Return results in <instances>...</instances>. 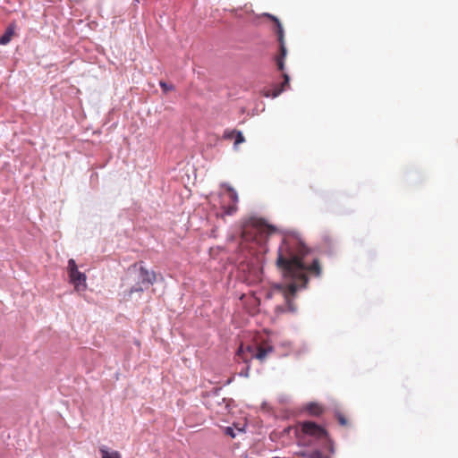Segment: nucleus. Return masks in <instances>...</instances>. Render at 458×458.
Listing matches in <instances>:
<instances>
[{"mask_svg": "<svg viewBox=\"0 0 458 458\" xmlns=\"http://www.w3.org/2000/svg\"><path fill=\"white\" fill-rule=\"evenodd\" d=\"M225 433L231 437L234 438L236 437V433L234 431V428L232 427H226L225 429Z\"/></svg>", "mask_w": 458, "mask_h": 458, "instance_id": "dca6fc26", "label": "nucleus"}, {"mask_svg": "<svg viewBox=\"0 0 458 458\" xmlns=\"http://www.w3.org/2000/svg\"><path fill=\"white\" fill-rule=\"evenodd\" d=\"M240 377H248L250 376V366H247L243 370L239 373Z\"/></svg>", "mask_w": 458, "mask_h": 458, "instance_id": "a211bd4d", "label": "nucleus"}, {"mask_svg": "<svg viewBox=\"0 0 458 458\" xmlns=\"http://www.w3.org/2000/svg\"><path fill=\"white\" fill-rule=\"evenodd\" d=\"M284 82L281 84V86H276L272 91H266L264 92V96L266 98H276V97H278L284 90V86L285 85H288L289 84V76L288 74H284Z\"/></svg>", "mask_w": 458, "mask_h": 458, "instance_id": "1a4fd4ad", "label": "nucleus"}, {"mask_svg": "<svg viewBox=\"0 0 458 458\" xmlns=\"http://www.w3.org/2000/svg\"><path fill=\"white\" fill-rule=\"evenodd\" d=\"M276 62H277L278 69L283 71L284 68V63L283 57H278Z\"/></svg>", "mask_w": 458, "mask_h": 458, "instance_id": "6ab92c4d", "label": "nucleus"}, {"mask_svg": "<svg viewBox=\"0 0 458 458\" xmlns=\"http://www.w3.org/2000/svg\"><path fill=\"white\" fill-rule=\"evenodd\" d=\"M221 186L225 188V191L223 193V196L225 198H227L229 200H231L233 202L232 205H229L227 207H225V206L223 207L224 208V213H225V215L232 216L237 210V203H238V200H239L238 193L229 184L222 183Z\"/></svg>", "mask_w": 458, "mask_h": 458, "instance_id": "39448f33", "label": "nucleus"}, {"mask_svg": "<svg viewBox=\"0 0 458 458\" xmlns=\"http://www.w3.org/2000/svg\"><path fill=\"white\" fill-rule=\"evenodd\" d=\"M234 132H235V131H232V132H230V133H225V138H230V137L232 136V134H233V133H234Z\"/></svg>", "mask_w": 458, "mask_h": 458, "instance_id": "393cba45", "label": "nucleus"}, {"mask_svg": "<svg viewBox=\"0 0 458 458\" xmlns=\"http://www.w3.org/2000/svg\"><path fill=\"white\" fill-rule=\"evenodd\" d=\"M156 281V274L154 271H149L142 265L139 270V282L132 286L129 291V295L134 293H141L149 285L153 284Z\"/></svg>", "mask_w": 458, "mask_h": 458, "instance_id": "7ed1b4c3", "label": "nucleus"}, {"mask_svg": "<svg viewBox=\"0 0 458 458\" xmlns=\"http://www.w3.org/2000/svg\"><path fill=\"white\" fill-rule=\"evenodd\" d=\"M242 271L247 272L245 280L249 284H257L261 281L262 271L258 260L250 261L246 265L242 264Z\"/></svg>", "mask_w": 458, "mask_h": 458, "instance_id": "20e7f679", "label": "nucleus"}, {"mask_svg": "<svg viewBox=\"0 0 458 458\" xmlns=\"http://www.w3.org/2000/svg\"><path fill=\"white\" fill-rule=\"evenodd\" d=\"M284 82L281 84V86H276L272 91H266L264 92V96L266 98H276V97H278L284 90V86L285 85H288L289 84V76L288 74H284Z\"/></svg>", "mask_w": 458, "mask_h": 458, "instance_id": "6e6552de", "label": "nucleus"}, {"mask_svg": "<svg viewBox=\"0 0 458 458\" xmlns=\"http://www.w3.org/2000/svg\"><path fill=\"white\" fill-rule=\"evenodd\" d=\"M252 232H250V229L248 226H245L242 230V242L241 243V251L242 252V255L244 258L247 259V255H245L244 251L247 248L246 242H249L250 239L255 240V237L252 235Z\"/></svg>", "mask_w": 458, "mask_h": 458, "instance_id": "9d476101", "label": "nucleus"}, {"mask_svg": "<svg viewBox=\"0 0 458 458\" xmlns=\"http://www.w3.org/2000/svg\"><path fill=\"white\" fill-rule=\"evenodd\" d=\"M14 33L12 27H8L4 35L0 37V45L4 46L11 41V38Z\"/></svg>", "mask_w": 458, "mask_h": 458, "instance_id": "f8f14e48", "label": "nucleus"}, {"mask_svg": "<svg viewBox=\"0 0 458 458\" xmlns=\"http://www.w3.org/2000/svg\"><path fill=\"white\" fill-rule=\"evenodd\" d=\"M242 352H243V347H242V346H240V348H239V350H238V352H237V355H241V353H242Z\"/></svg>", "mask_w": 458, "mask_h": 458, "instance_id": "b1692460", "label": "nucleus"}, {"mask_svg": "<svg viewBox=\"0 0 458 458\" xmlns=\"http://www.w3.org/2000/svg\"><path fill=\"white\" fill-rule=\"evenodd\" d=\"M263 348L267 351V354L271 353L274 351L273 346H270V345L263 347Z\"/></svg>", "mask_w": 458, "mask_h": 458, "instance_id": "412c9836", "label": "nucleus"}, {"mask_svg": "<svg viewBox=\"0 0 458 458\" xmlns=\"http://www.w3.org/2000/svg\"><path fill=\"white\" fill-rule=\"evenodd\" d=\"M245 141V138L242 131H236V139L234 141V148L241 143H243Z\"/></svg>", "mask_w": 458, "mask_h": 458, "instance_id": "2eb2a0df", "label": "nucleus"}, {"mask_svg": "<svg viewBox=\"0 0 458 458\" xmlns=\"http://www.w3.org/2000/svg\"><path fill=\"white\" fill-rule=\"evenodd\" d=\"M266 15L268 16L269 18H271L276 24V28H277L276 32L278 35V40L280 42V49H281V56L280 57H283V59H284L286 55V48H285L284 42V30L282 27V24L276 16H273L268 13H267Z\"/></svg>", "mask_w": 458, "mask_h": 458, "instance_id": "0eeeda50", "label": "nucleus"}, {"mask_svg": "<svg viewBox=\"0 0 458 458\" xmlns=\"http://www.w3.org/2000/svg\"><path fill=\"white\" fill-rule=\"evenodd\" d=\"M308 253V248L297 233L293 232L284 234L278 248L276 260L284 282L275 284L273 293L279 292L282 293L287 304V310L291 312H294L296 310L292 303L291 296L298 289L306 286L308 282L307 272L314 273L317 276H320L318 260L313 259L311 264L305 260Z\"/></svg>", "mask_w": 458, "mask_h": 458, "instance_id": "f257e3e1", "label": "nucleus"}, {"mask_svg": "<svg viewBox=\"0 0 458 458\" xmlns=\"http://www.w3.org/2000/svg\"><path fill=\"white\" fill-rule=\"evenodd\" d=\"M307 410L311 413V414H314V415H318L319 413H321L322 411V409L321 407L317 404V403H310L308 404L307 406Z\"/></svg>", "mask_w": 458, "mask_h": 458, "instance_id": "ddd939ff", "label": "nucleus"}, {"mask_svg": "<svg viewBox=\"0 0 458 458\" xmlns=\"http://www.w3.org/2000/svg\"><path fill=\"white\" fill-rule=\"evenodd\" d=\"M298 454L304 458H309V454H310V452H300Z\"/></svg>", "mask_w": 458, "mask_h": 458, "instance_id": "4be33fe9", "label": "nucleus"}, {"mask_svg": "<svg viewBox=\"0 0 458 458\" xmlns=\"http://www.w3.org/2000/svg\"><path fill=\"white\" fill-rule=\"evenodd\" d=\"M338 420H339L340 424L343 426H344L346 424V420L341 414L338 415Z\"/></svg>", "mask_w": 458, "mask_h": 458, "instance_id": "aec40b11", "label": "nucleus"}, {"mask_svg": "<svg viewBox=\"0 0 458 458\" xmlns=\"http://www.w3.org/2000/svg\"><path fill=\"white\" fill-rule=\"evenodd\" d=\"M99 452L101 454V458H122L118 451L111 450L106 445H102L99 448Z\"/></svg>", "mask_w": 458, "mask_h": 458, "instance_id": "9b49d317", "label": "nucleus"}, {"mask_svg": "<svg viewBox=\"0 0 458 458\" xmlns=\"http://www.w3.org/2000/svg\"><path fill=\"white\" fill-rule=\"evenodd\" d=\"M271 297H272V293H268L267 298H271Z\"/></svg>", "mask_w": 458, "mask_h": 458, "instance_id": "cd10ccee", "label": "nucleus"}, {"mask_svg": "<svg viewBox=\"0 0 458 458\" xmlns=\"http://www.w3.org/2000/svg\"><path fill=\"white\" fill-rule=\"evenodd\" d=\"M67 270L69 274V282L73 284L76 291H84L87 288V276L80 272L77 264L73 259L68 260Z\"/></svg>", "mask_w": 458, "mask_h": 458, "instance_id": "f03ea898", "label": "nucleus"}, {"mask_svg": "<svg viewBox=\"0 0 458 458\" xmlns=\"http://www.w3.org/2000/svg\"><path fill=\"white\" fill-rule=\"evenodd\" d=\"M233 377L229 378V379L225 382V385H229V384H231V383L233 382Z\"/></svg>", "mask_w": 458, "mask_h": 458, "instance_id": "a878e982", "label": "nucleus"}, {"mask_svg": "<svg viewBox=\"0 0 458 458\" xmlns=\"http://www.w3.org/2000/svg\"><path fill=\"white\" fill-rule=\"evenodd\" d=\"M301 426L303 433L313 436L317 438L326 437L327 435V431L322 427L312 421H304Z\"/></svg>", "mask_w": 458, "mask_h": 458, "instance_id": "423d86ee", "label": "nucleus"}, {"mask_svg": "<svg viewBox=\"0 0 458 458\" xmlns=\"http://www.w3.org/2000/svg\"><path fill=\"white\" fill-rule=\"evenodd\" d=\"M159 85L164 89L165 92H167L168 90L173 89V86L172 85H168L167 83H165L164 81H160Z\"/></svg>", "mask_w": 458, "mask_h": 458, "instance_id": "f3484780", "label": "nucleus"}, {"mask_svg": "<svg viewBox=\"0 0 458 458\" xmlns=\"http://www.w3.org/2000/svg\"><path fill=\"white\" fill-rule=\"evenodd\" d=\"M247 350H248L249 352H251V351H252V348H251L250 346H248V347H247Z\"/></svg>", "mask_w": 458, "mask_h": 458, "instance_id": "bb28decb", "label": "nucleus"}, {"mask_svg": "<svg viewBox=\"0 0 458 458\" xmlns=\"http://www.w3.org/2000/svg\"><path fill=\"white\" fill-rule=\"evenodd\" d=\"M267 356V351L263 347H259L258 352L252 355V357L263 360Z\"/></svg>", "mask_w": 458, "mask_h": 458, "instance_id": "4468645a", "label": "nucleus"}, {"mask_svg": "<svg viewBox=\"0 0 458 458\" xmlns=\"http://www.w3.org/2000/svg\"><path fill=\"white\" fill-rule=\"evenodd\" d=\"M276 311H277V312H284V309L283 307H281V306H277V307H276Z\"/></svg>", "mask_w": 458, "mask_h": 458, "instance_id": "5701e85b", "label": "nucleus"}]
</instances>
